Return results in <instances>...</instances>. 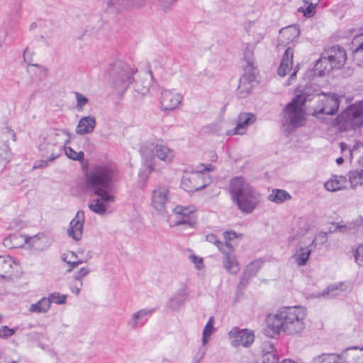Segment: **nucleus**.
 <instances>
[{
	"instance_id": "obj_1",
	"label": "nucleus",
	"mask_w": 363,
	"mask_h": 363,
	"mask_svg": "<svg viewBox=\"0 0 363 363\" xmlns=\"http://www.w3.org/2000/svg\"><path fill=\"white\" fill-rule=\"evenodd\" d=\"M306 316V311L301 306L280 308L267 316L263 333L271 338L278 337L281 331L287 335L298 334L305 328Z\"/></svg>"
},
{
	"instance_id": "obj_2",
	"label": "nucleus",
	"mask_w": 363,
	"mask_h": 363,
	"mask_svg": "<svg viewBox=\"0 0 363 363\" xmlns=\"http://www.w3.org/2000/svg\"><path fill=\"white\" fill-rule=\"evenodd\" d=\"M116 177V170L112 164H94L86 174V189L88 192L100 197L104 203H112L115 201V197L109 191L113 188Z\"/></svg>"
},
{
	"instance_id": "obj_3",
	"label": "nucleus",
	"mask_w": 363,
	"mask_h": 363,
	"mask_svg": "<svg viewBox=\"0 0 363 363\" xmlns=\"http://www.w3.org/2000/svg\"><path fill=\"white\" fill-rule=\"evenodd\" d=\"M229 191L232 201L245 214L251 213L260 203L261 194L242 177H235L230 181Z\"/></svg>"
},
{
	"instance_id": "obj_4",
	"label": "nucleus",
	"mask_w": 363,
	"mask_h": 363,
	"mask_svg": "<svg viewBox=\"0 0 363 363\" xmlns=\"http://www.w3.org/2000/svg\"><path fill=\"white\" fill-rule=\"evenodd\" d=\"M299 230L294 235L289 238L290 243L298 241L296 244V250L294 255V258L298 266H304L311 253L312 247H315V239H311L308 236L307 232L308 227L305 220L299 219L298 220Z\"/></svg>"
},
{
	"instance_id": "obj_5",
	"label": "nucleus",
	"mask_w": 363,
	"mask_h": 363,
	"mask_svg": "<svg viewBox=\"0 0 363 363\" xmlns=\"http://www.w3.org/2000/svg\"><path fill=\"white\" fill-rule=\"evenodd\" d=\"M69 142V135L65 130H50L41 138L38 149L43 155L50 156V161H54L60 156L64 146Z\"/></svg>"
},
{
	"instance_id": "obj_6",
	"label": "nucleus",
	"mask_w": 363,
	"mask_h": 363,
	"mask_svg": "<svg viewBox=\"0 0 363 363\" xmlns=\"http://www.w3.org/2000/svg\"><path fill=\"white\" fill-rule=\"evenodd\" d=\"M108 72L114 88L124 91L132 83L133 76L137 69L121 60H117L111 65Z\"/></svg>"
},
{
	"instance_id": "obj_7",
	"label": "nucleus",
	"mask_w": 363,
	"mask_h": 363,
	"mask_svg": "<svg viewBox=\"0 0 363 363\" xmlns=\"http://www.w3.org/2000/svg\"><path fill=\"white\" fill-rule=\"evenodd\" d=\"M347 59L345 49L335 45L325 51L321 57L317 61L315 67L320 73L330 69H339L344 65Z\"/></svg>"
},
{
	"instance_id": "obj_8",
	"label": "nucleus",
	"mask_w": 363,
	"mask_h": 363,
	"mask_svg": "<svg viewBox=\"0 0 363 363\" xmlns=\"http://www.w3.org/2000/svg\"><path fill=\"white\" fill-rule=\"evenodd\" d=\"M339 125L345 130L363 125V101L350 105L337 118Z\"/></svg>"
},
{
	"instance_id": "obj_9",
	"label": "nucleus",
	"mask_w": 363,
	"mask_h": 363,
	"mask_svg": "<svg viewBox=\"0 0 363 363\" xmlns=\"http://www.w3.org/2000/svg\"><path fill=\"white\" fill-rule=\"evenodd\" d=\"M304 100L301 95H296L284 108V121L292 128L302 125L305 113L303 109Z\"/></svg>"
},
{
	"instance_id": "obj_10",
	"label": "nucleus",
	"mask_w": 363,
	"mask_h": 363,
	"mask_svg": "<svg viewBox=\"0 0 363 363\" xmlns=\"http://www.w3.org/2000/svg\"><path fill=\"white\" fill-rule=\"evenodd\" d=\"M206 186L204 182V176L201 172L186 174L183 176L181 187L188 192H194L203 189Z\"/></svg>"
},
{
	"instance_id": "obj_11",
	"label": "nucleus",
	"mask_w": 363,
	"mask_h": 363,
	"mask_svg": "<svg viewBox=\"0 0 363 363\" xmlns=\"http://www.w3.org/2000/svg\"><path fill=\"white\" fill-rule=\"evenodd\" d=\"M229 335L233 338L231 345L234 347H247L255 340L254 333L247 329L239 330L235 328L229 332Z\"/></svg>"
},
{
	"instance_id": "obj_12",
	"label": "nucleus",
	"mask_w": 363,
	"mask_h": 363,
	"mask_svg": "<svg viewBox=\"0 0 363 363\" xmlns=\"http://www.w3.org/2000/svg\"><path fill=\"white\" fill-rule=\"evenodd\" d=\"M169 200V189L165 186H157L151 195V205L158 212L163 213Z\"/></svg>"
},
{
	"instance_id": "obj_13",
	"label": "nucleus",
	"mask_w": 363,
	"mask_h": 363,
	"mask_svg": "<svg viewBox=\"0 0 363 363\" xmlns=\"http://www.w3.org/2000/svg\"><path fill=\"white\" fill-rule=\"evenodd\" d=\"M155 311V308H142L134 312L128 320L127 325L133 330L143 327Z\"/></svg>"
},
{
	"instance_id": "obj_14",
	"label": "nucleus",
	"mask_w": 363,
	"mask_h": 363,
	"mask_svg": "<svg viewBox=\"0 0 363 363\" xmlns=\"http://www.w3.org/2000/svg\"><path fill=\"white\" fill-rule=\"evenodd\" d=\"M339 104V99L336 95L333 94L324 95L323 99L318 102L317 112L321 114L334 115L338 110Z\"/></svg>"
},
{
	"instance_id": "obj_15",
	"label": "nucleus",
	"mask_w": 363,
	"mask_h": 363,
	"mask_svg": "<svg viewBox=\"0 0 363 363\" xmlns=\"http://www.w3.org/2000/svg\"><path fill=\"white\" fill-rule=\"evenodd\" d=\"M221 252L223 254V266L228 272L236 274L239 270V264L234 254V250L230 244L225 242L224 247H221Z\"/></svg>"
},
{
	"instance_id": "obj_16",
	"label": "nucleus",
	"mask_w": 363,
	"mask_h": 363,
	"mask_svg": "<svg viewBox=\"0 0 363 363\" xmlns=\"http://www.w3.org/2000/svg\"><path fill=\"white\" fill-rule=\"evenodd\" d=\"M84 223V213L83 211H78L69 223L67 235L76 241L80 240L82 238Z\"/></svg>"
},
{
	"instance_id": "obj_17",
	"label": "nucleus",
	"mask_w": 363,
	"mask_h": 363,
	"mask_svg": "<svg viewBox=\"0 0 363 363\" xmlns=\"http://www.w3.org/2000/svg\"><path fill=\"white\" fill-rule=\"evenodd\" d=\"M182 100V95L174 91L165 89L161 93L160 103L162 108L164 110H174L177 108Z\"/></svg>"
},
{
	"instance_id": "obj_18",
	"label": "nucleus",
	"mask_w": 363,
	"mask_h": 363,
	"mask_svg": "<svg viewBox=\"0 0 363 363\" xmlns=\"http://www.w3.org/2000/svg\"><path fill=\"white\" fill-rule=\"evenodd\" d=\"M174 212L175 214L181 216L176 221L177 225L185 224L193 227L196 224L194 210L190 207L177 206L174 209Z\"/></svg>"
},
{
	"instance_id": "obj_19",
	"label": "nucleus",
	"mask_w": 363,
	"mask_h": 363,
	"mask_svg": "<svg viewBox=\"0 0 363 363\" xmlns=\"http://www.w3.org/2000/svg\"><path fill=\"white\" fill-rule=\"evenodd\" d=\"M148 150L152 151L158 159L166 163H169L174 157L172 150L162 144L151 143L145 147V150Z\"/></svg>"
},
{
	"instance_id": "obj_20",
	"label": "nucleus",
	"mask_w": 363,
	"mask_h": 363,
	"mask_svg": "<svg viewBox=\"0 0 363 363\" xmlns=\"http://www.w3.org/2000/svg\"><path fill=\"white\" fill-rule=\"evenodd\" d=\"M255 82L254 74H243L240 79V83L237 89V95L240 98L246 97L251 91Z\"/></svg>"
},
{
	"instance_id": "obj_21",
	"label": "nucleus",
	"mask_w": 363,
	"mask_h": 363,
	"mask_svg": "<svg viewBox=\"0 0 363 363\" xmlns=\"http://www.w3.org/2000/svg\"><path fill=\"white\" fill-rule=\"evenodd\" d=\"M294 50L289 47L286 49L280 65L278 68L277 73L279 76L284 77L290 72L293 66Z\"/></svg>"
},
{
	"instance_id": "obj_22",
	"label": "nucleus",
	"mask_w": 363,
	"mask_h": 363,
	"mask_svg": "<svg viewBox=\"0 0 363 363\" xmlns=\"http://www.w3.org/2000/svg\"><path fill=\"white\" fill-rule=\"evenodd\" d=\"M96 124V118L92 116H84L78 122L76 133L79 135L91 133Z\"/></svg>"
},
{
	"instance_id": "obj_23",
	"label": "nucleus",
	"mask_w": 363,
	"mask_h": 363,
	"mask_svg": "<svg viewBox=\"0 0 363 363\" xmlns=\"http://www.w3.org/2000/svg\"><path fill=\"white\" fill-rule=\"evenodd\" d=\"M255 121V116L250 113H242L238 116V122L234 128V134L242 135L247 127Z\"/></svg>"
},
{
	"instance_id": "obj_24",
	"label": "nucleus",
	"mask_w": 363,
	"mask_h": 363,
	"mask_svg": "<svg viewBox=\"0 0 363 363\" xmlns=\"http://www.w3.org/2000/svg\"><path fill=\"white\" fill-rule=\"evenodd\" d=\"M261 267L262 262L259 260L251 262L242 272L240 277V284L245 286L249 280L257 274Z\"/></svg>"
},
{
	"instance_id": "obj_25",
	"label": "nucleus",
	"mask_w": 363,
	"mask_h": 363,
	"mask_svg": "<svg viewBox=\"0 0 363 363\" xmlns=\"http://www.w3.org/2000/svg\"><path fill=\"white\" fill-rule=\"evenodd\" d=\"M279 34V40L282 43L292 42L296 40L300 34L299 27L298 25L294 24L283 28L280 30Z\"/></svg>"
},
{
	"instance_id": "obj_26",
	"label": "nucleus",
	"mask_w": 363,
	"mask_h": 363,
	"mask_svg": "<svg viewBox=\"0 0 363 363\" xmlns=\"http://www.w3.org/2000/svg\"><path fill=\"white\" fill-rule=\"evenodd\" d=\"M347 179L343 176H333L330 180L325 183L328 191H335L345 187Z\"/></svg>"
},
{
	"instance_id": "obj_27",
	"label": "nucleus",
	"mask_w": 363,
	"mask_h": 363,
	"mask_svg": "<svg viewBox=\"0 0 363 363\" xmlns=\"http://www.w3.org/2000/svg\"><path fill=\"white\" fill-rule=\"evenodd\" d=\"M291 199L289 193L284 189H274L268 196V200L277 204H280Z\"/></svg>"
},
{
	"instance_id": "obj_28",
	"label": "nucleus",
	"mask_w": 363,
	"mask_h": 363,
	"mask_svg": "<svg viewBox=\"0 0 363 363\" xmlns=\"http://www.w3.org/2000/svg\"><path fill=\"white\" fill-rule=\"evenodd\" d=\"M126 0H109L106 9V12L113 13L128 9Z\"/></svg>"
},
{
	"instance_id": "obj_29",
	"label": "nucleus",
	"mask_w": 363,
	"mask_h": 363,
	"mask_svg": "<svg viewBox=\"0 0 363 363\" xmlns=\"http://www.w3.org/2000/svg\"><path fill=\"white\" fill-rule=\"evenodd\" d=\"M186 296V295L184 291H180L168 301V307L172 311L179 310L184 305Z\"/></svg>"
},
{
	"instance_id": "obj_30",
	"label": "nucleus",
	"mask_w": 363,
	"mask_h": 363,
	"mask_svg": "<svg viewBox=\"0 0 363 363\" xmlns=\"http://www.w3.org/2000/svg\"><path fill=\"white\" fill-rule=\"evenodd\" d=\"M49 309V303L46 297L42 298L37 303L31 304L29 307V311L35 313H45Z\"/></svg>"
},
{
	"instance_id": "obj_31",
	"label": "nucleus",
	"mask_w": 363,
	"mask_h": 363,
	"mask_svg": "<svg viewBox=\"0 0 363 363\" xmlns=\"http://www.w3.org/2000/svg\"><path fill=\"white\" fill-rule=\"evenodd\" d=\"M358 221L348 223L347 224L333 225L334 230H330V233L340 232L342 233H349L355 231L359 227Z\"/></svg>"
},
{
	"instance_id": "obj_32",
	"label": "nucleus",
	"mask_w": 363,
	"mask_h": 363,
	"mask_svg": "<svg viewBox=\"0 0 363 363\" xmlns=\"http://www.w3.org/2000/svg\"><path fill=\"white\" fill-rule=\"evenodd\" d=\"M13 262L11 257L0 256V278H4L6 274L10 273Z\"/></svg>"
},
{
	"instance_id": "obj_33",
	"label": "nucleus",
	"mask_w": 363,
	"mask_h": 363,
	"mask_svg": "<svg viewBox=\"0 0 363 363\" xmlns=\"http://www.w3.org/2000/svg\"><path fill=\"white\" fill-rule=\"evenodd\" d=\"M214 318L213 316L210 317L207 323L206 324L203 333H202V344L203 345H206V344L208 341V338L213 333L214 330Z\"/></svg>"
},
{
	"instance_id": "obj_34",
	"label": "nucleus",
	"mask_w": 363,
	"mask_h": 363,
	"mask_svg": "<svg viewBox=\"0 0 363 363\" xmlns=\"http://www.w3.org/2000/svg\"><path fill=\"white\" fill-rule=\"evenodd\" d=\"M349 182L352 187L363 184V169L351 171L349 173Z\"/></svg>"
},
{
	"instance_id": "obj_35",
	"label": "nucleus",
	"mask_w": 363,
	"mask_h": 363,
	"mask_svg": "<svg viewBox=\"0 0 363 363\" xmlns=\"http://www.w3.org/2000/svg\"><path fill=\"white\" fill-rule=\"evenodd\" d=\"M342 283L331 284L327 287L326 289H325L321 295L323 297H328V298H333L340 294V293L342 291V290L340 289V287L342 286Z\"/></svg>"
},
{
	"instance_id": "obj_36",
	"label": "nucleus",
	"mask_w": 363,
	"mask_h": 363,
	"mask_svg": "<svg viewBox=\"0 0 363 363\" xmlns=\"http://www.w3.org/2000/svg\"><path fill=\"white\" fill-rule=\"evenodd\" d=\"M351 49L353 53L363 52V32L356 35L352 40Z\"/></svg>"
},
{
	"instance_id": "obj_37",
	"label": "nucleus",
	"mask_w": 363,
	"mask_h": 363,
	"mask_svg": "<svg viewBox=\"0 0 363 363\" xmlns=\"http://www.w3.org/2000/svg\"><path fill=\"white\" fill-rule=\"evenodd\" d=\"M95 203H89V208L99 214V215H104L106 211V206L104 204V201L101 199V198H98L96 199H95L94 201Z\"/></svg>"
},
{
	"instance_id": "obj_38",
	"label": "nucleus",
	"mask_w": 363,
	"mask_h": 363,
	"mask_svg": "<svg viewBox=\"0 0 363 363\" xmlns=\"http://www.w3.org/2000/svg\"><path fill=\"white\" fill-rule=\"evenodd\" d=\"M67 157L74 161H82L84 159V154L82 151L76 152L71 147H63Z\"/></svg>"
},
{
	"instance_id": "obj_39",
	"label": "nucleus",
	"mask_w": 363,
	"mask_h": 363,
	"mask_svg": "<svg viewBox=\"0 0 363 363\" xmlns=\"http://www.w3.org/2000/svg\"><path fill=\"white\" fill-rule=\"evenodd\" d=\"M318 5V1L317 0L316 2L310 3L309 4L306 5V6L305 8L303 6L300 7L298 9V11L302 13L305 17L311 18L315 15V7Z\"/></svg>"
},
{
	"instance_id": "obj_40",
	"label": "nucleus",
	"mask_w": 363,
	"mask_h": 363,
	"mask_svg": "<svg viewBox=\"0 0 363 363\" xmlns=\"http://www.w3.org/2000/svg\"><path fill=\"white\" fill-rule=\"evenodd\" d=\"M66 295L61 294L58 292H54L52 294H50L48 297L46 298V299L48 301L49 307L50 308V304L52 303H56V304H64L66 301Z\"/></svg>"
},
{
	"instance_id": "obj_41",
	"label": "nucleus",
	"mask_w": 363,
	"mask_h": 363,
	"mask_svg": "<svg viewBox=\"0 0 363 363\" xmlns=\"http://www.w3.org/2000/svg\"><path fill=\"white\" fill-rule=\"evenodd\" d=\"M244 59L247 64V69H252V65L255 64L254 52L253 49L251 46L247 45L243 52Z\"/></svg>"
},
{
	"instance_id": "obj_42",
	"label": "nucleus",
	"mask_w": 363,
	"mask_h": 363,
	"mask_svg": "<svg viewBox=\"0 0 363 363\" xmlns=\"http://www.w3.org/2000/svg\"><path fill=\"white\" fill-rule=\"evenodd\" d=\"M74 94H75L76 99H77L76 108H77V111H82L84 108V106L86 104H88L89 99L85 96H84L83 94H82L79 92H75Z\"/></svg>"
},
{
	"instance_id": "obj_43",
	"label": "nucleus",
	"mask_w": 363,
	"mask_h": 363,
	"mask_svg": "<svg viewBox=\"0 0 363 363\" xmlns=\"http://www.w3.org/2000/svg\"><path fill=\"white\" fill-rule=\"evenodd\" d=\"M69 257V255H62V259L64 262H67L69 264V268L67 269V272H70L72 271L75 267H77L79 264L83 263V260L76 259L70 260L67 259Z\"/></svg>"
},
{
	"instance_id": "obj_44",
	"label": "nucleus",
	"mask_w": 363,
	"mask_h": 363,
	"mask_svg": "<svg viewBox=\"0 0 363 363\" xmlns=\"http://www.w3.org/2000/svg\"><path fill=\"white\" fill-rule=\"evenodd\" d=\"M16 328H10L6 325L0 328V338L7 339L16 333Z\"/></svg>"
},
{
	"instance_id": "obj_45",
	"label": "nucleus",
	"mask_w": 363,
	"mask_h": 363,
	"mask_svg": "<svg viewBox=\"0 0 363 363\" xmlns=\"http://www.w3.org/2000/svg\"><path fill=\"white\" fill-rule=\"evenodd\" d=\"M262 363H279V357L277 353H264L262 354Z\"/></svg>"
},
{
	"instance_id": "obj_46",
	"label": "nucleus",
	"mask_w": 363,
	"mask_h": 363,
	"mask_svg": "<svg viewBox=\"0 0 363 363\" xmlns=\"http://www.w3.org/2000/svg\"><path fill=\"white\" fill-rule=\"evenodd\" d=\"M18 239H21V241H22V243L20 244V246H21V245H24L26 243H28V240L30 239V238L27 237L26 235H13L11 236H10L9 238L5 239L4 243H5V245H7L6 244L7 242H9V241H13V242H15L16 240H17Z\"/></svg>"
},
{
	"instance_id": "obj_47",
	"label": "nucleus",
	"mask_w": 363,
	"mask_h": 363,
	"mask_svg": "<svg viewBox=\"0 0 363 363\" xmlns=\"http://www.w3.org/2000/svg\"><path fill=\"white\" fill-rule=\"evenodd\" d=\"M206 240L207 242L213 243L216 246H217L220 252L221 247H224L225 245V243H222L214 234H208L206 236Z\"/></svg>"
},
{
	"instance_id": "obj_48",
	"label": "nucleus",
	"mask_w": 363,
	"mask_h": 363,
	"mask_svg": "<svg viewBox=\"0 0 363 363\" xmlns=\"http://www.w3.org/2000/svg\"><path fill=\"white\" fill-rule=\"evenodd\" d=\"M206 350L205 348V345H202L199 348L198 352L196 353V354L193 359L194 363H200L206 354Z\"/></svg>"
},
{
	"instance_id": "obj_49",
	"label": "nucleus",
	"mask_w": 363,
	"mask_h": 363,
	"mask_svg": "<svg viewBox=\"0 0 363 363\" xmlns=\"http://www.w3.org/2000/svg\"><path fill=\"white\" fill-rule=\"evenodd\" d=\"M354 258L359 265H363V243L359 245L357 248L354 254Z\"/></svg>"
},
{
	"instance_id": "obj_50",
	"label": "nucleus",
	"mask_w": 363,
	"mask_h": 363,
	"mask_svg": "<svg viewBox=\"0 0 363 363\" xmlns=\"http://www.w3.org/2000/svg\"><path fill=\"white\" fill-rule=\"evenodd\" d=\"M89 272L90 271L87 267H82L74 274L73 279L74 280H82L83 278L89 274Z\"/></svg>"
},
{
	"instance_id": "obj_51",
	"label": "nucleus",
	"mask_w": 363,
	"mask_h": 363,
	"mask_svg": "<svg viewBox=\"0 0 363 363\" xmlns=\"http://www.w3.org/2000/svg\"><path fill=\"white\" fill-rule=\"evenodd\" d=\"M128 9L141 7L144 0H126Z\"/></svg>"
},
{
	"instance_id": "obj_52",
	"label": "nucleus",
	"mask_w": 363,
	"mask_h": 363,
	"mask_svg": "<svg viewBox=\"0 0 363 363\" xmlns=\"http://www.w3.org/2000/svg\"><path fill=\"white\" fill-rule=\"evenodd\" d=\"M190 260L195 264V267L198 269H201L203 267V259L198 257L195 255L189 256Z\"/></svg>"
},
{
	"instance_id": "obj_53",
	"label": "nucleus",
	"mask_w": 363,
	"mask_h": 363,
	"mask_svg": "<svg viewBox=\"0 0 363 363\" xmlns=\"http://www.w3.org/2000/svg\"><path fill=\"white\" fill-rule=\"evenodd\" d=\"M277 353L274 346L271 342H267L263 344L262 353Z\"/></svg>"
},
{
	"instance_id": "obj_54",
	"label": "nucleus",
	"mask_w": 363,
	"mask_h": 363,
	"mask_svg": "<svg viewBox=\"0 0 363 363\" xmlns=\"http://www.w3.org/2000/svg\"><path fill=\"white\" fill-rule=\"evenodd\" d=\"M49 162H50V156H47V158L45 160H40L37 161L33 166V169L44 168L48 165Z\"/></svg>"
},
{
	"instance_id": "obj_55",
	"label": "nucleus",
	"mask_w": 363,
	"mask_h": 363,
	"mask_svg": "<svg viewBox=\"0 0 363 363\" xmlns=\"http://www.w3.org/2000/svg\"><path fill=\"white\" fill-rule=\"evenodd\" d=\"M177 0H160V6L164 11H167L170 6L176 2Z\"/></svg>"
},
{
	"instance_id": "obj_56",
	"label": "nucleus",
	"mask_w": 363,
	"mask_h": 363,
	"mask_svg": "<svg viewBox=\"0 0 363 363\" xmlns=\"http://www.w3.org/2000/svg\"><path fill=\"white\" fill-rule=\"evenodd\" d=\"M327 234H328V233L320 232V233H318V235L314 239H315V240H320V243L321 245H323V244L325 243L328 240ZM311 238L313 239L312 238Z\"/></svg>"
},
{
	"instance_id": "obj_57",
	"label": "nucleus",
	"mask_w": 363,
	"mask_h": 363,
	"mask_svg": "<svg viewBox=\"0 0 363 363\" xmlns=\"http://www.w3.org/2000/svg\"><path fill=\"white\" fill-rule=\"evenodd\" d=\"M201 168L199 169V170L197 172L202 173L203 172H211L214 169V167L211 164H201L200 166Z\"/></svg>"
},
{
	"instance_id": "obj_58",
	"label": "nucleus",
	"mask_w": 363,
	"mask_h": 363,
	"mask_svg": "<svg viewBox=\"0 0 363 363\" xmlns=\"http://www.w3.org/2000/svg\"><path fill=\"white\" fill-rule=\"evenodd\" d=\"M252 68L251 69H247V64L246 65V66L245 67V69H244V74H246L247 73V74H254L255 75V81L256 80V75H257V69H256V67L255 66V64H252Z\"/></svg>"
},
{
	"instance_id": "obj_59",
	"label": "nucleus",
	"mask_w": 363,
	"mask_h": 363,
	"mask_svg": "<svg viewBox=\"0 0 363 363\" xmlns=\"http://www.w3.org/2000/svg\"><path fill=\"white\" fill-rule=\"evenodd\" d=\"M149 90L148 86H143L142 89H140L138 84H136L135 91L142 95H145Z\"/></svg>"
},
{
	"instance_id": "obj_60",
	"label": "nucleus",
	"mask_w": 363,
	"mask_h": 363,
	"mask_svg": "<svg viewBox=\"0 0 363 363\" xmlns=\"http://www.w3.org/2000/svg\"><path fill=\"white\" fill-rule=\"evenodd\" d=\"M224 237L227 240H232L236 238V233L235 232H225L224 233Z\"/></svg>"
},
{
	"instance_id": "obj_61",
	"label": "nucleus",
	"mask_w": 363,
	"mask_h": 363,
	"mask_svg": "<svg viewBox=\"0 0 363 363\" xmlns=\"http://www.w3.org/2000/svg\"><path fill=\"white\" fill-rule=\"evenodd\" d=\"M70 290L77 296L79 295L81 291V289L79 288V286H75L73 284L70 286Z\"/></svg>"
},
{
	"instance_id": "obj_62",
	"label": "nucleus",
	"mask_w": 363,
	"mask_h": 363,
	"mask_svg": "<svg viewBox=\"0 0 363 363\" xmlns=\"http://www.w3.org/2000/svg\"><path fill=\"white\" fill-rule=\"evenodd\" d=\"M298 69H299L298 65L296 66V67L294 68V72L290 75V78H289L290 80H294L296 77V74H297V72H298Z\"/></svg>"
},
{
	"instance_id": "obj_63",
	"label": "nucleus",
	"mask_w": 363,
	"mask_h": 363,
	"mask_svg": "<svg viewBox=\"0 0 363 363\" xmlns=\"http://www.w3.org/2000/svg\"><path fill=\"white\" fill-rule=\"evenodd\" d=\"M65 255H69V257L67 258V259L74 260V259H76L77 258V255L74 252H71L69 254H65Z\"/></svg>"
},
{
	"instance_id": "obj_64",
	"label": "nucleus",
	"mask_w": 363,
	"mask_h": 363,
	"mask_svg": "<svg viewBox=\"0 0 363 363\" xmlns=\"http://www.w3.org/2000/svg\"><path fill=\"white\" fill-rule=\"evenodd\" d=\"M75 286H79V288L81 289L83 286L82 280H74V283H73Z\"/></svg>"
}]
</instances>
